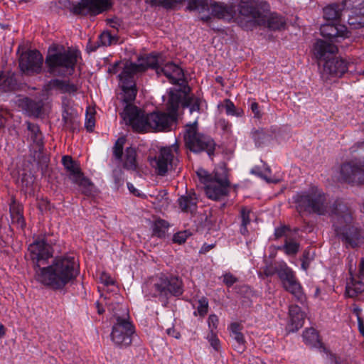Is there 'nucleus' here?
Returning <instances> with one entry per match:
<instances>
[{
  "instance_id": "1",
  "label": "nucleus",
  "mask_w": 364,
  "mask_h": 364,
  "mask_svg": "<svg viewBox=\"0 0 364 364\" xmlns=\"http://www.w3.org/2000/svg\"><path fill=\"white\" fill-rule=\"evenodd\" d=\"M29 257L34 270L35 279L54 291L63 290L67 284L77 277L80 269L75 257L68 255L53 257V247L47 242L46 235H39L28 247Z\"/></svg>"
},
{
  "instance_id": "2",
  "label": "nucleus",
  "mask_w": 364,
  "mask_h": 364,
  "mask_svg": "<svg viewBox=\"0 0 364 364\" xmlns=\"http://www.w3.org/2000/svg\"><path fill=\"white\" fill-rule=\"evenodd\" d=\"M180 90H171L166 104L168 113L154 112L145 114L144 112L133 105H127L122 114L126 124L130 125L137 132L151 130L165 131L168 129L176 120L177 112L181 100Z\"/></svg>"
},
{
  "instance_id": "3",
  "label": "nucleus",
  "mask_w": 364,
  "mask_h": 364,
  "mask_svg": "<svg viewBox=\"0 0 364 364\" xmlns=\"http://www.w3.org/2000/svg\"><path fill=\"white\" fill-rule=\"evenodd\" d=\"M212 14L227 21H233L244 29L264 25L270 6L265 0H240L237 9L235 6L221 4L211 6Z\"/></svg>"
},
{
  "instance_id": "4",
  "label": "nucleus",
  "mask_w": 364,
  "mask_h": 364,
  "mask_svg": "<svg viewBox=\"0 0 364 364\" xmlns=\"http://www.w3.org/2000/svg\"><path fill=\"white\" fill-rule=\"evenodd\" d=\"M299 212L309 211L319 215L326 214L331 218L336 235L346 247L355 248L363 238V232L355 223L353 212L350 206H296Z\"/></svg>"
},
{
  "instance_id": "5",
  "label": "nucleus",
  "mask_w": 364,
  "mask_h": 364,
  "mask_svg": "<svg viewBox=\"0 0 364 364\" xmlns=\"http://www.w3.org/2000/svg\"><path fill=\"white\" fill-rule=\"evenodd\" d=\"M338 52V46L332 43H326L325 41L318 39L314 45V54L319 63L323 61L321 70V77L324 82L331 80L334 77H341L352 66V63L342 58H335Z\"/></svg>"
},
{
  "instance_id": "6",
  "label": "nucleus",
  "mask_w": 364,
  "mask_h": 364,
  "mask_svg": "<svg viewBox=\"0 0 364 364\" xmlns=\"http://www.w3.org/2000/svg\"><path fill=\"white\" fill-rule=\"evenodd\" d=\"M157 60L154 56L145 55L138 59L137 63L127 62L119 74V81L124 92V101L130 103L135 100L137 89L136 78L149 68H155Z\"/></svg>"
},
{
  "instance_id": "7",
  "label": "nucleus",
  "mask_w": 364,
  "mask_h": 364,
  "mask_svg": "<svg viewBox=\"0 0 364 364\" xmlns=\"http://www.w3.org/2000/svg\"><path fill=\"white\" fill-rule=\"evenodd\" d=\"M144 291L166 304L171 297H179L183 294L184 284L179 276L160 273L146 284Z\"/></svg>"
},
{
  "instance_id": "8",
  "label": "nucleus",
  "mask_w": 364,
  "mask_h": 364,
  "mask_svg": "<svg viewBox=\"0 0 364 364\" xmlns=\"http://www.w3.org/2000/svg\"><path fill=\"white\" fill-rule=\"evenodd\" d=\"M79 55L78 51L70 48L49 49L45 60L48 72L60 77L72 75L75 71Z\"/></svg>"
},
{
  "instance_id": "9",
  "label": "nucleus",
  "mask_w": 364,
  "mask_h": 364,
  "mask_svg": "<svg viewBox=\"0 0 364 364\" xmlns=\"http://www.w3.org/2000/svg\"><path fill=\"white\" fill-rule=\"evenodd\" d=\"M124 314L119 315L114 313L115 319L110 334L111 340L119 348H126L129 346L136 333L135 326L130 320L129 311L124 309Z\"/></svg>"
},
{
  "instance_id": "10",
  "label": "nucleus",
  "mask_w": 364,
  "mask_h": 364,
  "mask_svg": "<svg viewBox=\"0 0 364 364\" xmlns=\"http://www.w3.org/2000/svg\"><path fill=\"white\" fill-rule=\"evenodd\" d=\"M197 115L193 123L187 124L185 127L184 142L186 148L194 153L205 151L209 156L214 154L215 144L208 136L198 132Z\"/></svg>"
},
{
  "instance_id": "11",
  "label": "nucleus",
  "mask_w": 364,
  "mask_h": 364,
  "mask_svg": "<svg viewBox=\"0 0 364 364\" xmlns=\"http://www.w3.org/2000/svg\"><path fill=\"white\" fill-rule=\"evenodd\" d=\"M230 185L225 166H220L214 171L213 180L204 186L205 195L212 200H220L228 195Z\"/></svg>"
},
{
  "instance_id": "12",
  "label": "nucleus",
  "mask_w": 364,
  "mask_h": 364,
  "mask_svg": "<svg viewBox=\"0 0 364 364\" xmlns=\"http://www.w3.org/2000/svg\"><path fill=\"white\" fill-rule=\"evenodd\" d=\"M62 164L66 171L68 178L75 185L82 189L85 193L90 192L93 183L84 176L81 171L80 164L74 160L72 156L65 155L62 157Z\"/></svg>"
},
{
  "instance_id": "13",
  "label": "nucleus",
  "mask_w": 364,
  "mask_h": 364,
  "mask_svg": "<svg viewBox=\"0 0 364 364\" xmlns=\"http://www.w3.org/2000/svg\"><path fill=\"white\" fill-rule=\"evenodd\" d=\"M178 145L175 143L171 146L161 147L158 155L155 157L156 172L159 176H165L169 171L173 169L178 163Z\"/></svg>"
},
{
  "instance_id": "14",
  "label": "nucleus",
  "mask_w": 364,
  "mask_h": 364,
  "mask_svg": "<svg viewBox=\"0 0 364 364\" xmlns=\"http://www.w3.org/2000/svg\"><path fill=\"white\" fill-rule=\"evenodd\" d=\"M278 277L286 291L291 294L297 301H302L305 296L301 284L298 281L295 273L289 267L285 266L278 272Z\"/></svg>"
},
{
  "instance_id": "15",
  "label": "nucleus",
  "mask_w": 364,
  "mask_h": 364,
  "mask_svg": "<svg viewBox=\"0 0 364 364\" xmlns=\"http://www.w3.org/2000/svg\"><path fill=\"white\" fill-rule=\"evenodd\" d=\"M43 58L36 50L23 53L19 58L20 70L26 75H32L41 72Z\"/></svg>"
},
{
  "instance_id": "16",
  "label": "nucleus",
  "mask_w": 364,
  "mask_h": 364,
  "mask_svg": "<svg viewBox=\"0 0 364 364\" xmlns=\"http://www.w3.org/2000/svg\"><path fill=\"white\" fill-rule=\"evenodd\" d=\"M321 35L326 38L324 40L326 43H341L343 40L349 38L351 32L348 30L345 25L337 24L333 23H327L323 24L320 28Z\"/></svg>"
},
{
  "instance_id": "17",
  "label": "nucleus",
  "mask_w": 364,
  "mask_h": 364,
  "mask_svg": "<svg viewBox=\"0 0 364 364\" xmlns=\"http://www.w3.org/2000/svg\"><path fill=\"white\" fill-rule=\"evenodd\" d=\"M111 7L109 0H81L75 5L72 11L77 15H92L100 14Z\"/></svg>"
},
{
  "instance_id": "18",
  "label": "nucleus",
  "mask_w": 364,
  "mask_h": 364,
  "mask_svg": "<svg viewBox=\"0 0 364 364\" xmlns=\"http://www.w3.org/2000/svg\"><path fill=\"white\" fill-rule=\"evenodd\" d=\"M293 200L295 203L300 205H323L327 198L318 187L311 186L307 191L297 193Z\"/></svg>"
},
{
  "instance_id": "19",
  "label": "nucleus",
  "mask_w": 364,
  "mask_h": 364,
  "mask_svg": "<svg viewBox=\"0 0 364 364\" xmlns=\"http://www.w3.org/2000/svg\"><path fill=\"white\" fill-rule=\"evenodd\" d=\"M149 55L154 56L157 60V65L154 68L156 70L157 75L164 74L172 84L181 85H182L181 82H184V73L179 66L169 62L161 67L159 65V55L154 54H150Z\"/></svg>"
},
{
  "instance_id": "20",
  "label": "nucleus",
  "mask_w": 364,
  "mask_h": 364,
  "mask_svg": "<svg viewBox=\"0 0 364 364\" xmlns=\"http://www.w3.org/2000/svg\"><path fill=\"white\" fill-rule=\"evenodd\" d=\"M341 175L343 181L352 184L364 183V166L355 162L343 164L341 168Z\"/></svg>"
},
{
  "instance_id": "21",
  "label": "nucleus",
  "mask_w": 364,
  "mask_h": 364,
  "mask_svg": "<svg viewBox=\"0 0 364 364\" xmlns=\"http://www.w3.org/2000/svg\"><path fill=\"white\" fill-rule=\"evenodd\" d=\"M45 90L47 92L51 90H58L60 93L74 94L77 90V85L71 82L70 80H64L60 79H52L45 85Z\"/></svg>"
},
{
  "instance_id": "22",
  "label": "nucleus",
  "mask_w": 364,
  "mask_h": 364,
  "mask_svg": "<svg viewBox=\"0 0 364 364\" xmlns=\"http://www.w3.org/2000/svg\"><path fill=\"white\" fill-rule=\"evenodd\" d=\"M289 331L294 332L301 328L304 323L305 314L298 305H291L289 308Z\"/></svg>"
},
{
  "instance_id": "23",
  "label": "nucleus",
  "mask_w": 364,
  "mask_h": 364,
  "mask_svg": "<svg viewBox=\"0 0 364 364\" xmlns=\"http://www.w3.org/2000/svg\"><path fill=\"white\" fill-rule=\"evenodd\" d=\"M230 336L235 341L233 345L235 350L238 353H242L246 349V341L243 333L241 332L242 326L237 322L232 323L230 325Z\"/></svg>"
},
{
  "instance_id": "24",
  "label": "nucleus",
  "mask_w": 364,
  "mask_h": 364,
  "mask_svg": "<svg viewBox=\"0 0 364 364\" xmlns=\"http://www.w3.org/2000/svg\"><path fill=\"white\" fill-rule=\"evenodd\" d=\"M182 93L181 100L180 104L181 103L183 107L189 108L190 113L192 114L196 112L198 114L200 112V102L201 100L200 98L196 97L194 95L189 96L188 92H190L189 87H184L183 90L179 89Z\"/></svg>"
},
{
  "instance_id": "25",
  "label": "nucleus",
  "mask_w": 364,
  "mask_h": 364,
  "mask_svg": "<svg viewBox=\"0 0 364 364\" xmlns=\"http://www.w3.org/2000/svg\"><path fill=\"white\" fill-rule=\"evenodd\" d=\"M303 341L306 345L311 347L319 348L324 352H326V348L324 343L321 341L318 333L314 328H306L302 334Z\"/></svg>"
},
{
  "instance_id": "26",
  "label": "nucleus",
  "mask_w": 364,
  "mask_h": 364,
  "mask_svg": "<svg viewBox=\"0 0 364 364\" xmlns=\"http://www.w3.org/2000/svg\"><path fill=\"white\" fill-rule=\"evenodd\" d=\"M264 26L272 31H280L285 28L286 21L282 15L269 12L267 14L266 23Z\"/></svg>"
},
{
  "instance_id": "27",
  "label": "nucleus",
  "mask_w": 364,
  "mask_h": 364,
  "mask_svg": "<svg viewBox=\"0 0 364 364\" xmlns=\"http://www.w3.org/2000/svg\"><path fill=\"white\" fill-rule=\"evenodd\" d=\"M152 235L158 238H165L170 227L168 221L160 218H156L152 224Z\"/></svg>"
},
{
  "instance_id": "28",
  "label": "nucleus",
  "mask_w": 364,
  "mask_h": 364,
  "mask_svg": "<svg viewBox=\"0 0 364 364\" xmlns=\"http://www.w3.org/2000/svg\"><path fill=\"white\" fill-rule=\"evenodd\" d=\"M354 9L353 14L349 16L348 24L353 28L364 27V6Z\"/></svg>"
},
{
  "instance_id": "29",
  "label": "nucleus",
  "mask_w": 364,
  "mask_h": 364,
  "mask_svg": "<svg viewBox=\"0 0 364 364\" xmlns=\"http://www.w3.org/2000/svg\"><path fill=\"white\" fill-rule=\"evenodd\" d=\"M364 291V282L350 277L346 286V293L350 297H355Z\"/></svg>"
},
{
  "instance_id": "30",
  "label": "nucleus",
  "mask_w": 364,
  "mask_h": 364,
  "mask_svg": "<svg viewBox=\"0 0 364 364\" xmlns=\"http://www.w3.org/2000/svg\"><path fill=\"white\" fill-rule=\"evenodd\" d=\"M11 223L23 229L26 221L23 213V206H9Z\"/></svg>"
},
{
  "instance_id": "31",
  "label": "nucleus",
  "mask_w": 364,
  "mask_h": 364,
  "mask_svg": "<svg viewBox=\"0 0 364 364\" xmlns=\"http://www.w3.org/2000/svg\"><path fill=\"white\" fill-rule=\"evenodd\" d=\"M0 75H2V80L1 82V85L8 91H12L16 89L17 87V80L16 79V75L14 73L11 71L8 72H1Z\"/></svg>"
},
{
  "instance_id": "32",
  "label": "nucleus",
  "mask_w": 364,
  "mask_h": 364,
  "mask_svg": "<svg viewBox=\"0 0 364 364\" xmlns=\"http://www.w3.org/2000/svg\"><path fill=\"white\" fill-rule=\"evenodd\" d=\"M123 166L124 168L129 170H135L136 168V152L134 148H127L125 151Z\"/></svg>"
},
{
  "instance_id": "33",
  "label": "nucleus",
  "mask_w": 364,
  "mask_h": 364,
  "mask_svg": "<svg viewBox=\"0 0 364 364\" xmlns=\"http://www.w3.org/2000/svg\"><path fill=\"white\" fill-rule=\"evenodd\" d=\"M300 245L299 243L290 240L289 238L285 239L284 244L277 247L278 250L283 251L287 255H295L299 251Z\"/></svg>"
},
{
  "instance_id": "34",
  "label": "nucleus",
  "mask_w": 364,
  "mask_h": 364,
  "mask_svg": "<svg viewBox=\"0 0 364 364\" xmlns=\"http://www.w3.org/2000/svg\"><path fill=\"white\" fill-rule=\"evenodd\" d=\"M63 121L64 127L70 131L74 132L79 128L80 124L77 117L67 110L63 113Z\"/></svg>"
},
{
  "instance_id": "35",
  "label": "nucleus",
  "mask_w": 364,
  "mask_h": 364,
  "mask_svg": "<svg viewBox=\"0 0 364 364\" xmlns=\"http://www.w3.org/2000/svg\"><path fill=\"white\" fill-rule=\"evenodd\" d=\"M27 129L31 132V138L33 141L39 147L43 146V134L39 127L31 122L27 123Z\"/></svg>"
},
{
  "instance_id": "36",
  "label": "nucleus",
  "mask_w": 364,
  "mask_h": 364,
  "mask_svg": "<svg viewBox=\"0 0 364 364\" xmlns=\"http://www.w3.org/2000/svg\"><path fill=\"white\" fill-rule=\"evenodd\" d=\"M341 16V9L337 4L330 5L323 9V17L328 21L338 20Z\"/></svg>"
},
{
  "instance_id": "37",
  "label": "nucleus",
  "mask_w": 364,
  "mask_h": 364,
  "mask_svg": "<svg viewBox=\"0 0 364 364\" xmlns=\"http://www.w3.org/2000/svg\"><path fill=\"white\" fill-rule=\"evenodd\" d=\"M235 289L237 294L248 299L259 296L258 293L247 284L236 285Z\"/></svg>"
},
{
  "instance_id": "38",
  "label": "nucleus",
  "mask_w": 364,
  "mask_h": 364,
  "mask_svg": "<svg viewBox=\"0 0 364 364\" xmlns=\"http://www.w3.org/2000/svg\"><path fill=\"white\" fill-rule=\"evenodd\" d=\"M187 8L191 11L203 12L208 10V0H190Z\"/></svg>"
},
{
  "instance_id": "39",
  "label": "nucleus",
  "mask_w": 364,
  "mask_h": 364,
  "mask_svg": "<svg viewBox=\"0 0 364 364\" xmlns=\"http://www.w3.org/2000/svg\"><path fill=\"white\" fill-rule=\"evenodd\" d=\"M126 139L124 136L119 137L115 141L113 146V154L116 159L121 160L123 154V148L125 144Z\"/></svg>"
},
{
  "instance_id": "40",
  "label": "nucleus",
  "mask_w": 364,
  "mask_h": 364,
  "mask_svg": "<svg viewBox=\"0 0 364 364\" xmlns=\"http://www.w3.org/2000/svg\"><path fill=\"white\" fill-rule=\"evenodd\" d=\"M198 306L197 311L200 316L204 317L208 311L209 308L208 300L205 296L200 297L198 301Z\"/></svg>"
},
{
  "instance_id": "41",
  "label": "nucleus",
  "mask_w": 364,
  "mask_h": 364,
  "mask_svg": "<svg viewBox=\"0 0 364 364\" xmlns=\"http://www.w3.org/2000/svg\"><path fill=\"white\" fill-rule=\"evenodd\" d=\"M314 259V254L311 253L310 249L307 248L306 249L302 255L301 258V268L306 271L310 266V264L311 261Z\"/></svg>"
},
{
  "instance_id": "42",
  "label": "nucleus",
  "mask_w": 364,
  "mask_h": 364,
  "mask_svg": "<svg viewBox=\"0 0 364 364\" xmlns=\"http://www.w3.org/2000/svg\"><path fill=\"white\" fill-rule=\"evenodd\" d=\"M291 231V228L289 225H281L279 227H277L274 228V240H279L282 238V237H285L286 239L288 238L287 237V232Z\"/></svg>"
},
{
  "instance_id": "43",
  "label": "nucleus",
  "mask_w": 364,
  "mask_h": 364,
  "mask_svg": "<svg viewBox=\"0 0 364 364\" xmlns=\"http://www.w3.org/2000/svg\"><path fill=\"white\" fill-rule=\"evenodd\" d=\"M196 174L198 177L199 178L200 181L204 184V186H205L209 182L213 180L214 175L212 176L209 174L205 169L203 168H199Z\"/></svg>"
},
{
  "instance_id": "44",
  "label": "nucleus",
  "mask_w": 364,
  "mask_h": 364,
  "mask_svg": "<svg viewBox=\"0 0 364 364\" xmlns=\"http://www.w3.org/2000/svg\"><path fill=\"white\" fill-rule=\"evenodd\" d=\"M114 37L109 31H105L102 33L99 36L100 45L104 46H110L114 41Z\"/></svg>"
},
{
  "instance_id": "45",
  "label": "nucleus",
  "mask_w": 364,
  "mask_h": 364,
  "mask_svg": "<svg viewBox=\"0 0 364 364\" xmlns=\"http://www.w3.org/2000/svg\"><path fill=\"white\" fill-rule=\"evenodd\" d=\"M237 281L238 278L230 272H226L223 275V282L228 288L231 287L234 284L237 283Z\"/></svg>"
},
{
  "instance_id": "46",
  "label": "nucleus",
  "mask_w": 364,
  "mask_h": 364,
  "mask_svg": "<svg viewBox=\"0 0 364 364\" xmlns=\"http://www.w3.org/2000/svg\"><path fill=\"white\" fill-rule=\"evenodd\" d=\"M95 125V119L94 113H88L86 114L85 127L87 132H91L93 131Z\"/></svg>"
},
{
  "instance_id": "47",
  "label": "nucleus",
  "mask_w": 364,
  "mask_h": 364,
  "mask_svg": "<svg viewBox=\"0 0 364 364\" xmlns=\"http://www.w3.org/2000/svg\"><path fill=\"white\" fill-rule=\"evenodd\" d=\"M181 1V0H151L152 3L161 5L166 9H171Z\"/></svg>"
},
{
  "instance_id": "48",
  "label": "nucleus",
  "mask_w": 364,
  "mask_h": 364,
  "mask_svg": "<svg viewBox=\"0 0 364 364\" xmlns=\"http://www.w3.org/2000/svg\"><path fill=\"white\" fill-rule=\"evenodd\" d=\"M210 346L215 350H218L220 348V341L215 332H210L207 336Z\"/></svg>"
},
{
  "instance_id": "49",
  "label": "nucleus",
  "mask_w": 364,
  "mask_h": 364,
  "mask_svg": "<svg viewBox=\"0 0 364 364\" xmlns=\"http://www.w3.org/2000/svg\"><path fill=\"white\" fill-rule=\"evenodd\" d=\"M219 323V319L217 315L210 314L208 318V324L210 328V332H215L217 329Z\"/></svg>"
},
{
  "instance_id": "50",
  "label": "nucleus",
  "mask_w": 364,
  "mask_h": 364,
  "mask_svg": "<svg viewBox=\"0 0 364 364\" xmlns=\"http://www.w3.org/2000/svg\"><path fill=\"white\" fill-rule=\"evenodd\" d=\"M188 237V235L186 231L178 232L173 235V242L174 243L181 245L186 241Z\"/></svg>"
},
{
  "instance_id": "51",
  "label": "nucleus",
  "mask_w": 364,
  "mask_h": 364,
  "mask_svg": "<svg viewBox=\"0 0 364 364\" xmlns=\"http://www.w3.org/2000/svg\"><path fill=\"white\" fill-rule=\"evenodd\" d=\"M100 279L102 284L106 287L112 286L115 284V281L107 272H103L100 274Z\"/></svg>"
},
{
  "instance_id": "52",
  "label": "nucleus",
  "mask_w": 364,
  "mask_h": 364,
  "mask_svg": "<svg viewBox=\"0 0 364 364\" xmlns=\"http://www.w3.org/2000/svg\"><path fill=\"white\" fill-rule=\"evenodd\" d=\"M250 210H247L245 207L242 208L241 210V218H242V226H247L250 223Z\"/></svg>"
},
{
  "instance_id": "53",
  "label": "nucleus",
  "mask_w": 364,
  "mask_h": 364,
  "mask_svg": "<svg viewBox=\"0 0 364 364\" xmlns=\"http://www.w3.org/2000/svg\"><path fill=\"white\" fill-rule=\"evenodd\" d=\"M252 137L255 141L257 146H260L265 138V134L263 131L256 130L252 132Z\"/></svg>"
},
{
  "instance_id": "54",
  "label": "nucleus",
  "mask_w": 364,
  "mask_h": 364,
  "mask_svg": "<svg viewBox=\"0 0 364 364\" xmlns=\"http://www.w3.org/2000/svg\"><path fill=\"white\" fill-rule=\"evenodd\" d=\"M364 0H344L343 7L347 9H358V6H360Z\"/></svg>"
},
{
  "instance_id": "55",
  "label": "nucleus",
  "mask_w": 364,
  "mask_h": 364,
  "mask_svg": "<svg viewBox=\"0 0 364 364\" xmlns=\"http://www.w3.org/2000/svg\"><path fill=\"white\" fill-rule=\"evenodd\" d=\"M279 269H277V267L273 265H267L263 268L262 273L267 277H272L275 274H278V272Z\"/></svg>"
},
{
  "instance_id": "56",
  "label": "nucleus",
  "mask_w": 364,
  "mask_h": 364,
  "mask_svg": "<svg viewBox=\"0 0 364 364\" xmlns=\"http://www.w3.org/2000/svg\"><path fill=\"white\" fill-rule=\"evenodd\" d=\"M250 109L254 114V117L257 119L262 118V114L260 111L259 104L255 101H252L250 104Z\"/></svg>"
},
{
  "instance_id": "57",
  "label": "nucleus",
  "mask_w": 364,
  "mask_h": 364,
  "mask_svg": "<svg viewBox=\"0 0 364 364\" xmlns=\"http://www.w3.org/2000/svg\"><path fill=\"white\" fill-rule=\"evenodd\" d=\"M225 110L228 115H236L235 106L230 100H225Z\"/></svg>"
},
{
  "instance_id": "58",
  "label": "nucleus",
  "mask_w": 364,
  "mask_h": 364,
  "mask_svg": "<svg viewBox=\"0 0 364 364\" xmlns=\"http://www.w3.org/2000/svg\"><path fill=\"white\" fill-rule=\"evenodd\" d=\"M216 244L215 243H213V244H207V243H204L201 248L199 250V254L200 255H205L206 254L207 252H208L210 250L213 249L215 247Z\"/></svg>"
},
{
  "instance_id": "59",
  "label": "nucleus",
  "mask_w": 364,
  "mask_h": 364,
  "mask_svg": "<svg viewBox=\"0 0 364 364\" xmlns=\"http://www.w3.org/2000/svg\"><path fill=\"white\" fill-rule=\"evenodd\" d=\"M166 333L169 336L173 337L177 339L181 338V333L174 327L167 328Z\"/></svg>"
},
{
  "instance_id": "60",
  "label": "nucleus",
  "mask_w": 364,
  "mask_h": 364,
  "mask_svg": "<svg viewBox=\"0 0 364 364\" xmlns=\"http://www.w3.org/2000/svg\"><path fill=\"white\" fill-rule=\"evenodd\" d=\"M22 185L23 186L28 187L31 185L33 182V177L31 176H27L24 174L21 178Z\"/></svg>"
},
{
  "instance_id": "61",
  "label": "nucleus",
  "mask_w": 364,
  "mask_h": 364,
  "mask_svg": "<svg viewBox=\"0 0 364 364\" xmlns=\"http://www.w3.org/2000/svg\"><path fill=\"white\" fill-rule=\"evenodd\" d=\"M198 206H180L181 208V212L183 213H191L193 215L194 212L196 210Z\"/></svg>"
},
{
  "instance_id": "62",
  "label": "nucleus",
  "mask_w": 364,
  "mask_h": 364,
  "mask_svg": "<svg viewBox=\"0 0 364 364\" xmlns=\"http://www.w3.org/2000/svg\"><path fill=\"white\" fill-rule=\"evenodd\" d=\"M358 324L359 332L364 337V321L360 316H358Z\"/></svg>"
},
{
  "instance_id": "63",
  "label": "nucleus",
  "mask_w": 364,
  "mask_h": 364,
  "mask_svg": "<svg viewBox=\"0 0 364 364\" xmlns=\"http://www.w3.org/2000/svg\"><path fill=\"white\" fill-rule=\"evenodd\" d=\"M127 188L130 193H132L133 195L139 196L140 194L139 193V191L134 186V185L131 183H127Z\"/></svg>"
},
{
  "instance_id": "64",
  "label": "nucleus",
  "mask_w": 364,
  "mask_h": 364,
  "mask_svg": "<svg viewBox=\"0 0 364 364\" xmlns=\"http://www.w3.org/2000/svg\"><path fill=\"white\" fill-rule=\"evenodd\" d=\"M359 277H364V258H361L359 264Z\"/></svg>"
}]
</instances>
